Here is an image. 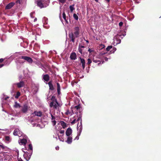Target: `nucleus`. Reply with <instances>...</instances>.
Instances as JSON below:
<instances>
[{
  "label": "nucleus",
  "instance_id": "nucleus-1",
  "mask_svg": "<svg viewBox=\"0 0 161 161\" xmlns=\"http://www.w3.org/2000/svg\"><path fill=\"white\" fill-rule=\"evenodd\" d=\"M79 28L78 26L75 27L74 29V32L69 34V37L71 39V41L74 42L75 39L79 37Z\"/></svg>",
  "mask_w": 161,
  "mask_h": 161
},
{
  "label": "nucleus",
  "instance_id": "nucleus-2",
  "mask_svg": "<svg viewBox=\"0 0 161 161\" xmlns=\"http://www.w3.org/2000/svg\"><path fill=\"white\" fill-rule=\"evenodd\" d=\"M51 99L52 102L50 104V106L56 109H58L59 108V105L55 97L53 96Z\"/></svg>",
  "mask_w": 161,
  "mask_h": 161
},
{
  "label": "nucleus",
  "instance_id": "nucleus-3",
  "mask_svg": "<svg viewBox=\"0 0 161 161\" xmlns=\"http://www.w3.org/2000/svg\"><path fill=\"white\" fill-rule=\"evenodd\" d=\"M24 59L25 61L27 62L30 64H31L33 62V60L32 59L28 56H19V57L18 58V60L19 61V63H23L24 62H20V59Z\"/></svg>",
  "mask_w": 161,
  "mask_h": 161
},
{
  "label": "nucleus",
  "instance_id": "nucleus-4",
  "mask_svg": "<svg viewBox=\"0 0 161 161\" xmlns=\"http://www.w3.org/2000/svg\"><path fill=\"white\" fill-rule=\"evenodd\" d=\"M17 117L18 116L17 114L13 112L9 114L8 120L11 121H14L15 122H17L18 121Z\"/></svg>",
  "mask_w": 161,
  "mask_h": 161
},
{
  "label": "nucleus",
  "instance_id": "nucleus-5",
  "mask_svg": "<svg viewBox=\"0 0 161 161\" xmlns=\"http://www.w3.org/2000/svg\"><path fill=\"white\" fill-rule=\"evenodd\" d=\"M35 3H36L37 5L40 8L47 7L49 3V2H47L46 3H43L41 0H39L36 2Z\"/></svg>",
  "mask_w": 161,
  "mask_h": 161
},
{
  "label": "nucleus",
  "instance_id": "nucleus-6",
  "mask_svg": "<svg viewBox=\"0 0 161 161\" xmlns=\"http://www.w3.org/2000/svg\"><path fill=\"white\" fill-rule=\"evenodd\" d=\"M30 108V107L28 103H25L22 106L21 111L23 113H26Z\"/></svg>",
  "mask_w": 161,
  "mask_h": 161
},
{
  "label": "nucleus",
  "instance_id": "nucleus-7",
  "mask_svg": "<svg viewBox=\"0 0 161 161\" xmlns=\"http://www.w3.org/2000/svg\"><path fill=\"white\" fill-rule=\"evenodd\" d=\"M23 151L24 152V154L23 155L26 161H29L31 158L32 152L31 151L30 152L27 151L25 152Z\"/></svg>",
  "mask_w": 161,
  "mask_h": 161
},
{
  "label": "nucleus",
  "instance_id": "nucleus-8",
  "mask_svg": "<svg viewBox=\"0 0 161 161\" xmlns=\"http://www.w3.org/2000/svg\"><path fill=\"white\" fill-rule=\"evenodd\" d=\"M101 56L100 55H98L97 56H94L93 57V61L95 63H98V65H99L100 64L101 62Z\"/></svg>",
  "mask_w": 161,
  "mask_h": 161
},
{
  "label": "nucleus",
  "instance_id": "nucleus-9",
  "mask_svg": "<svg viewBox=\"0 0 161 161\" xmlns=\"http://www.w3.org/2000/svg\"><path fill=\"white\" fill-rule=\"evenodd\" d=\"M23 138H20L19 140V142L20 145H25L27 142L26 137L25 136Z\"/></svg>",
  "mask_w": 161,
  "mask_h": 161
},
{
  "label": "nucleus",
  "instance_id": "nucleus-10",
  "mask_svg": "<svg viewBox=\"0 0 161 161\" xmlns=\"http://www.w3.org/2000/svg\"><path fill=\"white\" fill-rule=\"evenodd\" d=\"M42 22L43 23V26L46 28H48L49 27L47 24V18L44 17L42 19Z\"/></svg>",
  "mask_w": 161,
  "mask_h": 161
},
{
  "label": "nucleus",
  "instance_id": "nucleus-11",
  "mask_svg": "<svg viewBox=\"0 0 161 161\" xmlns=\"http://www.w3.org/2000/svg\"><path fill=\"white\" fill-rule=\"evenodd\" d=\"M50 114L51 115V120L53 125H56V121L55 120V116L53 115V114L51 113V111L50 110Z\"/></svg>",
  "mask_w": 161,
  "mask_h": 161
},
{
  "label": "nucleus",
  "instance_id": "nucleus-12",
  "mask_svg": "<svg viewBox=\"0 0 161 161\" xmlns=\"http://www.w3.org/2000/svg\"><path fill=\"white\" fill-rule=\"evenodd\" d=\"M42 115V113L41 111H35L31 115V116H33L34 115L36 116L39 117H41Z\"/></svg>",
  "mask_w": 161,
  "mask_h": 161
},
{
  "label": "nucleus",
  "instance_id": "nucleus-13",
  "mask_svg": "<svg viewBox=\"0 0 161 161\" xmlns=\"http://www.w3.org/2000/svg\"><path fill=\"white\" fill-rule=\"evenodd\" d=\"M43 79L45 81L47 82L49 80V76L47 74L43 75L42 76Z\"/></svg>",
  "mask_w": 161,
  "mask_h": 161
},
{
  "label": "nucleus",
  "instance_id": "nucleus-14",
  "mask_svg": "<svg viewBox=\"0 0 161 161\" xmlns=\"http://www.w3.org/2000/svg\"><path fill=\"white\" fill-rule=\"evenodd\" d=\"M18 88H20L23 87L25 85V83L23 81H20V82L15 84Z\"/></svg>",
  "mask_w": 161,
  "mask_h": 161
},
{
  "label": "nucleus",
  "instance_id": "nucleus-15",
  "mask_svg": "<svg viewBox=\"0 0 161 161\" xmlns=\"http://www.w3.org/2000/svg\"><path fill=\"white\" fill-rule=\"evenodd\" d=\"M72 130L70 128H68L67 129L65 132V134L66 136H70L72 133Z\"/></svg>",
  "mask_w": 161,
  "mask_h": 161
},
{
  "label": "nucleus",
  "instance_id": "nucleus-16",
  "mask_svg": "<svg viewBox=\"0 0 161 161\" xmlns=\"http://www.w3.org/2000/svg\"><path fill=\"white\" fill-rule=\"evenodd\" d=\"M121 42V40L118 39L117 38H115L114 39V42L113 43V45L115 46L117 44L120 43Z\"/></svg>",
  "mask_w": 161,
  "mask_h": 161
},
{
  "label": "nucleus",
  "instance_id": "nucleus-17",
  "mask_svg": "<svg viewBox=\"0 0 161 161\" xmlns=\"http://www.w3.org/2000/svg\"><path fill=\"white\" fill-rule=\"evenodd\" d=\"M15 4V3L14 2H11L8 4L6 7V9H9L11 8Z\"/></svg>",
  "mask_w": 161,
  "mask_h": 161
},
{
  "label": "nucleus",
  "instance_id": "nucleus-18",
  "mask_svg": "<svg viewBox=\"0 0 161 161\" xmlns=\"http://www.w3.org/2000/svg\"><path fill=\"white\" fill-rule=\"evenodd\" d=\"M70 58L72 60H75L76 58V55L75 53H72L70 55Z\"/></svg>",
  "mask_w": 161,
  "mask_h": 161
},
{
  "label": "nucleus",
  "instance_id": "nucleus-19",
  "mask_svg": "<svg viewBox=\"0 0 161 161\" xmlns=\"http://www.w3.org/2000/svg\"><path fill=\"white\" fill-rule=\"evenodd\" d=\"M72 138L71 136H68V137L66 141V142H67L68 144H70L72 142Z\"/></svg>",
  "mask_w": 161,
  "mask_h": 161
},
{
  "label": "nucleus",
  "instance_id": "nucleus-20",
  "mask_svg": "<svg viewBox=\"0 0 161 161\" xmlns=\"http://www.w3.org/2000/svg\"><path fill=\"white\" fill-rule=\"evenodd\" d=\"M80 63L82 64L83 69H84L85 67V60L81 58H80Z\"/></svg>",
  "mask_w": 161,
  "mask_h": 161
},
{
  "label": "nucleus",
  "instance_id": "nucleus-21",
  "mask_svg": "<svg viewBox=\"0 0 161 161\" xmlns=\"http://www.w3.org/2000/svg\"><path fill=\"white\" fill-rule=\"evenodd\" d=\"M77 129L78 130V133H79V135H80L82 130V125L81 122H80V125L79 126H77Z\"/></svg>",
  "mask_w": 161,
  "mask_h": 161
},
{
  "label": "nucleus",
  "instance_id": "nucleus-22",
  "mask_svg": "<svg viewBox=\"0 0 161 161\" xmlns=\"http://www.w3.org/2000/svg\"><path fill=\"white\" fill-rule=\"evenodd\" d=\"M20 134L19 130L18 129H15L14 132L13 134L15 136L18 135L19 136H20L19 134Z\"/></svg>",
  "mask_w": 161,
  "mask_h": 161
},
{
  "label": "nucleus",
  "instance_id": "nucleus-23",
  "mask_svg": "<svg viewBox=\"0 0 161 161\" xmlns=\"http://www.w3.org/2000/svg\"><path fill=\"white\" fill-rule=\"evenodd\" d=\"M8 132V130L7 129H0V134H7Z\"/></svg>",
  "mask_w": 161,
  "mask_h": 161
},
{
  "label": "nucleus",
  "instance_id": "nucleus-24",
  "mask_svg": "<svg viewBox=\"0 0 161 161\" xmlns=\"http://www.w3.org/2000/svg\"><path fill=\"white\" fill-rule=\"evenodd\" d=\"M48 84L49 87V89L51 90H53L54 89V88L52 82L49 81L48 83Z\"/></svg>",
  "mask_w": 161,
  "mask_h": 161
},
{
  "label": "nucleus",
  "instance_id": "nucleus-25",
  "mask_svg": "<svg viewBox=\"0 0 161 161\" xmlns=\"http://www.w3.org/2000/svg\"><path fill=\"white\" fill-rule=\"evenodd\" d=\"M14 106L16 108H20V104L18 103L17 102H15V104L14 105Z\"/></svg>",
  "mask_w": 161,
  "mask_h": 161
},
{
  "label": "nucleus",
  "instance_id": "nucleus-26",
  "mask_svg": "<svg viewBox=\"0 0 161 161\" xmlns=\"http://www.w3.org/2000/svg\"><path fill=\"white\" fill-rule=\"evenodd\" d=\"M57 92L59 94L60 93V87L59 84L58 83H57Z\"/></svg>",
  "mask_w": 161,
  "mask_h": 161
},
{
  "label": "nucleus",
  "instance_id": "nucleus-27",
  "mask_svg": "<svg viewBox=\"0 0 161 161\" xmlns=\"http://www.w3.org/2000/svg\"><path fill=\"white\" fill-rule=\"evenodd\" d=\"M32 145L31 144H29L28 145V151L29 152H30V151H31L32 152Z\"/></svg>",
  "mask_w": 161,
  "mask_h": 161
},
{
  "label": "nucleus",
  "instance_id": "nucleus-28",
  "mask_svg": "<svg viewBox=\"0 0 161 161\" xmlns=\"http://www.w3.org/2000/svg\"><path fill=\"white\" fill-rule=\"evenodd\" d=\"M5 140L8 142H10L11 141V139L10 138V137L8 136H5Z\"/></svg>",
  "mask_w": 161,
  "mask_h": 161
},
{
  "label": "nucleus",
  "instance_id": "nucleus-29",
  "mask_svg": "<svg viewBox=\"0 0 161 161\" xmlns=\"http://www.w3.org/2000/svg\"><path fill=\"white\" fill-rule=\"evenodd\" d=\"M69 9L71 12H72L75 9L74 8V5H72L69 6Z\"/></svg>",
  "mask_w": 161,
  "mask_h": 161
},
{
  "label": "nucleus",
  "instance_id": "nucleus-30",
  "mask_svg": "<svg viewBox=\"0 0 161 161\" xmlns=\"http://www.w3.org/2000/svg\"><path fill=\"white\" fill-rule=\"evenodd\" d=\"M63 19H64V20L66 22V23H68V21H67V19H66V15L64 12L63 13Z\"/></svg>",
  "mask_w": 161,
  "mask_h": 161
},
{
  "label": "nucleus",
  "instance_id": "nucleus-31",
  "mask_svg": "<svg viewBox=\"0 0 161 161\" xmlns=\"http://www.w3.org/2000/svg\"><path fill=\"white\" fill-rule=\"evenodd\" d=\"M61 125L62 126L63 128H64L66 126V124L63 121H61L60 122Z\"/></svg>",
  "mask_w": 161,
  "mask_h": 161
},
{
  "label": "nucleus",
  "instance_id": "nucleus-32",
  "mask_svg": "<svg viewBox=\"0 0 161 161\" xmlns=\"http://www.w3.org/2000/svg\"><path fill=\"white\" fill-rule=\"evenodd\" d=\"M0 147L3 149H6L7 148V147L3 145V144H0Z\"/></svg>",
  "mask_w": 161,
  "mask_h": 161
},
{
  "label": "nucleus",
  "instance_id": "nucleus-33",
  "mask_svg": "<svg viewBox=\"0 0 161 161\" xmlns=\"http://www.w3.org/2000/svg\"><path fill=\"white\" fill-rule=\"evenodd\" d=\"M20 93L19 92H18L16 93V96H15V98H18L20 96Z\"/></svg>",
  "mask_w": 161,
  "mask_h": 161
},
{
  "label": "nucleus",
  "instance_id": "nucleus-34",
  "mask_svg": "<svg viewBox=\"0 0 161 161\" xmlns=\"http://www.w3.org/2000/svg\"><path fill=\"white\" fill-rule=\"evenodd\" d=\"M73 17L74 18V19L76 20H77L78 19V16L75 14H73Z\"/></svg>",
  "mask_w": 161,
  "mask_h": 161
},
{
  "label": "nucleus",
  "instance_id": "nucleus-35",
  "mask_svg": "<svg viewBox=\"0 0 161 161\" xmlns=\"http://www.w3.org/2000/svg\"><path fill=\"white\" fill-rule=\"evenodd\" d=\"M112 48V46H109L108 47L106 48V50L107 51H108L110 50Z\"/></svg>",
  "mask_w": 161,
  "mask_h": 161
},
{
  "label": "nucleus",
  "instance_id": "nucleus-36",
  "mask_svg": "<svg viewBox=\"0 0 161 161\" xmlns=\"http://www.w3.org/2000/svg\"><path fill=\"white\" fill-rule=\"evenodd\" d=\"M58 136V138L59 140L62 142L64 141V138L62 137V136Z\"/></svg>",
  "mask_w": 161,
  "mask_h": 161
},
{
  "label": "nucleus",
  "instance_id": "nucleus-37",
  "mask_svg": "<svg viewBox=\"0 0 161 161\" xmlns=\"http://www.w3.org/2000/svg\"><path fill=\"white\" fill-rule=\"evenodd\" d=\"M65 114L67 115H70L72 114L71 113L69 110H67L65 112Z\"/></svg>",
  "mask_w": 161,
  "mask_h": 161
},
{
  "label": "nucleus",
  "instance_id": "nucleus-38",
  "mask_svg": "<svg viewBox=\"0 0 161 161\" xmlns=\"http://www.w3.org/2000/svg\"><path fill=\"white\" fill-rule=\"evenodd\" d=\"M92 62V61L91 59H90V58L88 59V62L87 63V64L88 65L90 64Z\"/></svg>",
  "mask_w": 161,
  "mask_h": 161
},
{
  "label": "nucleus",
  "instance_id": "nucleus-39",
  "mask_svg": "<svg viewBox=\"0 0 161 161\" xmlns=\"http://www.w3.org/2000/svg\"><path fill=\"white\" fill-rule=\"evenodd\" d=\"M59 2L62 3H64L66 1V0H58Z\"/></svg>",
  "mask_w": 161,
  "mask_h": 161
},
{
  "label": "nucleus",
  "instance_id": "nucleus-40",
  "mask_svg": "<svg viewBox=\"0 0 161 161\" xmlns=\"http://www.w3.org/2000/svg\"><path fill=\"white\" fill-rule=\"evenodd\" d=\"M104 47H105L104 45H103V44H101L100 45V48L101 49H102L103 48H104Z\"/></svg>",
  "mask_w": 161,
  "mask_h": 161
},
{
  "label": "nucleus",
  "instance_id": "nucleus-41",
  "mask_svg": "<svg viewBox=\"0 0 161 161\" xmlns=\"http://www.w3.org/2000/svg\"><path fill=\"white\" fill-rule=\"evenodd\" d=\"M80 108V105H78L76 106L75 107V108L77 110H78Z\"/></svg>",
  "mask_w": 161,
  "mask_h": 161
},
{
  "label": "nucleus",
  "instance_id": "nucleus-42",
  "mask_svg": "<svg viewBox=\"0 0 161 161\" xmlns=\"http://www.w3.org/2000/svg\"><path fill=\"white\" fill-rule=\"evenodd\" d=\"M88 52L90 53H91L94 51L92 49L89 48L88 50Z\"/></svg>",
  "mask_w": 161,
  "mask_h": 161
},
{
  "label": "nucleus",
  "instance_id": "nucleus-43",
  "mask_svg": "<svg viewBox=\"0 0 161 161\" xmlns=\"http://www.w3.org/2000/svg\"><path fill=\"white\" fill-rule=\"evenodd\" d=\"M78 50H79V52L81 53V54H82V50L80 48H78Z\"/></svg>",
  "mask_w": 161,
  "mask_h": 161
},
{
  "label": "nucleus",
  "instance_id": "nucleus-44",
  "mask_svg": "<svg viewBox=\"0 0 161 161\" xmlns=\"http://www.w3.org/2000/svg\"><path fill=\"white\" fill-rule=\"evenodd\" d=\"M80 135H79V133H78L77 136L75 138V140L77 139V140H78L79 139V136Z\"/></svg>",
  "mask_w": 161,
  "mask_h": 161
},
{
  "label": "nucleus",
  "instance_id": "nucleus-45",
  "mask_svg": "<svg viewBox=\"0 0 161 161\" xmlns=\"http://www.w3.org/2000/svg\"><path fill=\"white\" fill-rule=\"evenodd\" d=\"M76 120L75 119L73 121H72L71 122V124H74L75 123H76Z\"/></svg>",
  "mask_w": 161,
  "mask_h": 161
},
{
  "label": "nucleus",
  "instance_id": "nucleus-46",
  "mask_svg": "<svg viewBox=\"0 0 161 161\" xmlns=\"http://www.w3.org/2000/svg\"><path fill=\"white\" fill-rule=\"evenodd\" d=\"M59 132L60 134L64 135V130H61Z\"/></svg>",
  "mask_w": 161,
  "mask_h": 161
},
{
  "label": "nucleus",
  "instance_id": "nucleus-47",
  "mask_svg": "<svg viewBox=\"0 0 161 161\" xmlns=\"http://www.w3.org/2000/svg\"><path fill=\"white\" fill-rule=\"evenodd\" d=\"M8 98H9V97H3V98H2V100L3 101V100H6Z\"/></svg>",
  "mask_w": 161,
  "mask_h": 161
},
{
  "label": "nucleus",
  "instance_id": "nucleus-48",
  "mask_svg": "<svg viewBox=\"0 0 161 161\" xmlns=\"http://www.w3.org/2000/svg\"><path fill=\"white\" fill-rule=\"evenodd\" d=\"M123 23L122 22H120L119 23V25L120 26H122L123 25Z\"/></svg>",
  "mask_w": 161,
  "mask_h": 161
},
{
  "label": "nucleus",
  "instance_id": "nucleus-49",
  "mask_svg": "<svg viewBox=\"0 0 161 161\" xmlns=\"http://www.w3.org/2000/svg\"><path fill=\"white\" fill-rule=\"evenodd\" d=\"M125 35V34H123L122 35H120V37L121 38H123V37H124Z\"/></svg>",
  "mask_w": 161,
  "mask_h": 161
},
{
  "label": "nucleus",
  "instance_id": "nucleus-50",
  "mask_svg": "<svg viewBox=\"0 0 161 161\" xmlns=\"http://www.w3.org/2000/svg\"><path fill=\"white\" fill-rule=\"evenodd\" d=\"M20 2H21L20 0H18L16 1V3H20Z\"/></svg>",
  "mask_w": 161,
  "mask_h": 161
},
{
  "label": "nucleus",
  "instance_id": "nucleus-51",
  "mask_svg": "<svg viewBox=\"0 0 161 161\" xmlns=\"http://www.w3.org/2000/svg\"><path fill=\"white\" fill-rule=\"evenodd\" d=\"M84 46H79V48H80L81 49V48H84Z\"/></svg>",
  "mask_w": 161,
  "mask_h": 161
},
{
  "label": "nucleus",
  "instance_id": "nucleus-52",
  "mask_svg": "<svg viewBox=\"0 0 161 161\" xmlns=\"http://www.w3.org/2000/svg\"><path fill=\"white\" fill-rule=\"evenodd\" d=\"M113 50H114L113 52V53H114L116 50V48L115 47H114L113 48Z\"/></svg>",
  "mask_w": 161,
  "mask_h": 161
},
{
  "label": "nucleus",
  "instance_id": "nucleus-53",
  "mask_svg": "<svg viewBox=\"0 0 161 161\" xmlns=\"http://www.w3.org/2000/svg\"><path fill=\"white\" fill-rule=\"evenodd\" d=\"M19 54V53H16L15 54H14V55L16 56V57H18V55Z\"/></svg>",
  "mask_w": 161,
  "mask_h": 161
},
{
  "label": "nucleus",
  "instance_id": "nucleus-54",
  "mask_svg": "<svg viewBox=\"0 0 161 161\" xmlns=\"http://www.w3.org/2000/svg\"><path fill=\"white\" fill-rule=\"evenodd\" d=\"M55 149L56 150H58V149H59V147L58 146H57L56 147Z\"/></svg>",
  "mask_w": 161,
  "mask_h": 161
},
{
  "label": "nucleus",
  "instance_id": "nucleus-55",
  "mask_svg": "<svg viewBox=\"0 0 161 161\" xmlns=\"http://www.w3.org/2000/svg\"><path fill=\"white\" fill-rule=\"evenodd\" d=\"M3 60L2 58L0 59V63H2L3 62Z\"/></svg>",
  "mask_w": 161,
  "mask_h": 161
},
{
  "label": "nucleus",
  "instance_id": "nucleus-56",
  "mask_svg": "<svg viewBox=\"0 0 161 161\" xmlns=\"http://www.w3.org/2000/svg\"><path fill=\"white\" fill-rule=\"evenodd\" d=\"M81 120V118L80 117H79V118H78L77 121L79 120Z\"/></svg>",
  "mask_w": 161,
  "mask_h": 161
},
{
  "label": "nucleus",
  "instance_id": "nucleus-57",
  "mask_svg": "<svg viewBox=\"0 0 161 161\" xmlns=\"http://www.w3.org/2000/svg\"><path fill=\"white\" fill-rule=\"evenodd\" d=\"M108 58H104V60L105 61H107L108 60Z\"/></svg>",
  "mask_w": 161,
  "mask_h": 161
},
{
  "label": "nucleus",
  "instance_id": "nucleus-58",
  "mask_svg": "<svg viewBox=\"0 0 161 161\" xmlns=\"http://www.w3.org/2000/svg\"><path fill=\"white\" fill-rule=\"evenodd\" d=\"M3 66V64L0 65V68L2 67Z\"/></svg>",
  "mask_w": 161,
  "mask_h": 161
},
{
  "label": "nucleus",
  "instance_id": "nucleus-59",
  "mask_svg": "<svg viewBox=\"0 0 161 161\" xmlns=\"http://www.w3.org/2000/svg\"><path fill=\"white\" fill-rule=\"evenodd\" d=\"M36 20H37V19L36 18L34 20V21L35 22L36 21Z\"/></svg>",
  "mask_w": 161,
  "mask_h": 161
},
{
  "label": "nucleus",
  "instance_id": "nucleus-60",
  "mask_svg": "<svg viewBox=\"0 0 161 161\" xmlns=\"http://www.w3.org/2000/svg\"><path fill=\"white\" fill-rule=\"evenodd\" d=\"M18 161H23V160L22 159H19Z\"/></svg>",
  "mask_w": 161,
  "mask_h": 161
},
{
  "label": "nucleus",
  "instance_id": "nucleus-61",
  "mask_svg": "<svg viewBox=\"0 0 161 161\" xmlns=\"http://www.w3.org/2000/svg\"><path fill=\"white\" fill-rule=\"evenodd\" d=\"M33 14V13H31V17H32V16L31 15Z\"/></svg>",
  "mask_w": 161,
  "mask_h": 161
},
{
  "label": "nucleus",
  "instance_id": "nucleus-62",
  "mask_svg": "<svg viewBox=\"0 0 161 161\" xmlns=\"http://www.w3.org/2000/svg\"><path fill=\"white\" fill-rule=\"evenodd\" d=\"M98 0H95V1H97V2H98Z\"/></svg>",
  "mask_w": 161,
  "mask_h": 161
}]
</instances>
